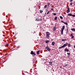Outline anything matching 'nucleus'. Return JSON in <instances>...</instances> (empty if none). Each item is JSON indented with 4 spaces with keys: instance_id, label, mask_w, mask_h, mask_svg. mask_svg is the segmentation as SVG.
Returning a JSON list of instances; mask_svg holds the SVG:
<instances>
[{
    "instance_id": "f257e3e1",
    "label": "nucleus",
    "mask_w": 75,
    "mask_h": 75,
    "mask_svg": "<svg viewBox=\"0 0 75 75\" xmlns=\"http://www.w3.org/2000/svg\"><path fill=\"white\" fill-rule=\"evenodd\" d=\"M45 49L47 50L48 51H50V50H51V49L49 48L48 46L46 47Z\"/></svg>"
},
{
    "instance_id": "f03ea898",
    "label": "nucleus",
    "mask_w": 75,
    "mask_h": 75,
    "mask_svg": "<svg viewBox=\"0 0 75 75\" xmlns=\"http://www.w3.org/2000/svg\"><path fill=\"white\" fill-rule=\"evenodd\" d=\"M35 21H42V19H40L37 18L36 19Z\"/></svg>"
},
{
    "instance_id": "7ed1b4c3",
    "label": "nucleus",
    "mask_w": 75,
    "mask_h": 75,
    "mask_svg": "<svg viewBox=\"0 0 75 75\" xmlns=\"http://www.w3.org/2000/svg\"><path fill=\"white\" fill-rule=\"evenodd\" d=\"M68 44V43L67 42L66 43V44H65L63 46V47H65L66 46H67V45Z\"/></svg>"
},
{
    "instance_id": "20e7f679",
    "label": "nucleus",
    "mask_w": 75,
    "mask_h": 75,
    "mask_svg": "<svg viewBox=\"0 0 75 75\" xmlns=\"http://www.w3.org/2000/svg\"><path fill=\"white\" fill-rule=\"evenodd\" d=\"M30 54L32 55H36L35 53L33 52V51H31Z\"/></svg>"
},
{
    "instance_id": "39448f33",
    "label": "nucleus",
    "mask_w": 75,
    "mask_h": 75,
    "mask_svg": "<svg viewBox=\"0 0 75 75\" xmlns=\"http://www.w3.org/2000/svg\"><path fill=\"white\" fill-rule=\"evenodd\" d=\"M67 13H69L70 12V9H69V8H68L67 10Z\"/></svg>"
},
{
    "instance_id": "423d86ee",
    "label": "nucleus",
    "mask_w": 75,
    "mask_h": 75,
    "mask_svg": "<svg viewBox=\"0 0 75 75\" xmlns=\"http://www.w3.org/2000/svg\"><path fill=\"white\" fill-rule=\"evenodd\" d=\"M69 50L67 48L65 49L64 50V51H66L67 52H69Z\"/></svg>"
},
{
    "instance_id": "0eeeda50",
    "label": "nucleus",
    "mask_w": 75,
    "mask_h": 75,
    "mask_svg": "<svg viewBox=\"0 0 75 75\" xmlns=\"http://www.w3.org/2000/svg\"><path fill=\"white\" fill-rule=\"evenodd\" d=\"M64 28H65V26L64 25L63 26L62 28V29L61 30L62 31H64Z\"/></svg>"
},
{
    "instance_id": "6e6552de",
    "label": "nucleus",
    "mask_w": 75,
    "mask_h": 75,
    "mask_svg": "<svg viewBox=\"0 0 75 75\" xmlns=\"http://www.w3.org/2000/svg\"><path fill=\"white\" fill-rule=\"evenodd\" d=\"M56 29L57 28H56V26H54L53 28V31H55Z\"/></svg>"
},
{
    "instance_id": "1a4fd4ad",
    "label": "nucleus",
    "mask_w": 75,
    "mask_h": 75,
    "mask_svg": "<svg viewBox=\"0 0 75 75\" xmlns=\"http://www.w3.org/2000/svg\"><path fill=\"white\" fill-rule=\"evenodd\" d=\"M70 36H71V38H74V35H72V34H71L70 35Z\"/></svg>"
},
{
    "instance_id": "9d476101",
    "label": "nucleus",
    "mask_w": 75,
    "mask_h": 75,
    "mask_svg": "<svg viewBox=\"0 0 75 75\" xmlns=\"http://www.w3.org/2000/svg\"><path fill=\"white\" fill-rule=\"evenodd\" d=\"M50 33H49V32H46V36L47 35H50Z\"/></svg>"
},
{
    "instance_id": "9b49d317",
    "label": "nucleus",
    "mask_w": 75,
    "mask_h": 75,
    "mask_svg": "<svg viewBox=\"0 0 75 75\" xmlns=\"http://www.w3.org/2000/svg\"><path fill=\"white\" fill-rule=\"evenodd\" d=\"M71 31H75V29L74 28L71 29Z\"/></svg>"
},
{
    "instance_id": "f8f14e48",
    "label": "nucleus",
    "mask_w": 75,
    "mask_h": 75,
    "mask_svg": "<svg viewBox=\"0 0 75 75\" xmlns=\"http://www.w3.org/2000/svg\"><path fill=\"white\" fill-rule=\"evenodd\" d=\"M55 44V42H52V45H54Z\"/></svg>"
},
{
    "instance_id": "ddd939ff",
    "label": "nucleus",
    "mask_w": 75,
    "mask_h": 75,
    "mask_svg": "<svg viewBox=\"0 0 75 75\" xmlns=\"http://www.w3.org/2000/svg\"><path fill=\"white\" fill-rule=\"evenodd\" d=\"M49 37H50V35H46V38H47L48 39L49 38Z\"/></svg>"
},
{
    "instance_id": "4468645a",
    "label": "nucleus",
    "mask_w": 75,
    "mask_h": 75,
    "mask_svg": "<svg viewBox=\"0 0 75 75\" xmlns=\"http://www.w3.org/2000/svg\"><path fill=\"white\" fill-rule=\"evenodd\" d=\"M40 53V50H39L38 51H37V53L38 54H39V53Z\"/></svg>"
},
{
    "instance_id": "2eb2a0df",
    "label": "nucleus",
    "mask_w": 75,
    "mask_h": 75,
    "mask_svg": "<svg viewBox=\"0 0 75 75\" xmlns=\"http://www.w3.org/2000/svg\"><path fill=\"white\" fill-rule=\"evenodd\" d=\"M68 16H72V15L71 14L69 13L68 14Z\"/></svg>"
},
{
    "instance_id": "dca6fc26",
    "label": "nucleus",
    "mask_w": 75,
    "mask_h": 75,
    "mask_svg": "<svg viewBox=\"0 0 75 75\" xmlns=\"http://www.w3.org/2000/svg\"><path fill=\"white\" fill-rule=\"evenodd\" d=\"M60 18L61 19H62H62H63V17L62 16H60Z\"/></svg>"
},
{
    "instance_id": "f3484780",
    "label": "nucleus",
    "mask_w": 75,
    "mask_h": 75,
    "mask_svg": "<svg viewBox=\"0 0 75 75\" xmlns=\"http://www.w3.org/2000/svg\"><path fill=\"white\" fill-rule=\"evenodd\" d=\"M47 7V5H45V6H44V8H46Z\"/></svg>"
},
{
    "instance_id": "a211bd4d",
    "label": "nucleus",
    "mask_w": 75,
    "mask_h": 75,
    "mask_svg": "<svg viewBox=\"0 0 75 75\" xmlns=\"http://www.w3.org/2000/svg\"><path fill=\"white\" fill-rule=\"evenodd\" d=\"M52 14L54 16H56V15H57V14H56V13H53Z\"/></svg>"
},
{
    "instance_id": "6ab92c4d",
    "label": "nucleus",
    "mask_w": 75,
    "mask_h": 75,
    "mask_svg": "<svg viewBox=\"0 0 75 75\" xmlns=\"http://www.w3.org/2000/svg\"><path fill=\"white\" fill-rule=\"evenodd\" d=\"M45 42L46 43H48V42H49V40H46Z\"/></svg>"
},
{
    "instance_id": "aec40b11",
    "label": "nucleus",
    "mask_w": 75,
    "mask_h": 75,
    "mask_svg": "<svg viewBox=\"0 0 75 75\" xmlns=\"http://www.w3.org/2000/svg\"><path fill=\"white\" fill-rule=\"evenodd\" d=\"M57 17H56L54 18V20H57Z\"/></svg>"
},
{
    "instance_id": "412c9836",
    "label": "nucleus",
    "mask_w": 75,
    "mask_h": 75,
    "mask_svg": "<svg viewBox=\"0 0 75 75\" xmlns=\"http://www.w3.org/2000/svg\"><path fill=\"white\" fill-rule=\"evenodd\" d=\"M63 30H61V33L62 35V34H63Z\"/></svg>"
},
{
    "instance_id": "4be33fe9",
    "label": "nucleus",
    "mask_w": 75,
    "mask_h": 75,
    "mask_svg": "<svg viewBox=\"0 0 75 75\" xmlns=\"http://www.w3.org/2000/svg\"><path fill=\"white\" fill-rule=\"evenodd\" d=\"M64 24H66V25H68V23L67 22H64Z\"/></svg>"
},
{
    "instance_id": "5701e85b",
    "label": "nucleus",
    "mask_w": 75,
    "mask_h": 75,
    "mask_svg": "<svg viewBox=\"0 0 75 75\" xmlns=\"http://www.w3.org/2000/svg\"><path fill=\"white\" fill-rule=\"evenodd\" d=\"M63 47V46H62V47H59V49H61V48H63L64 47Z\"/></svg>"
},
{
    "instance_id": "b1692460",
    "label": "nucleus",
    "mask_w": 75,
    "mask_h": 75,
    "mask_svg": "<svg viewBox=\"0 0 75 75\" xmlns=\"http://www.w3.org/2000/svg\"><path fill=\"white\" fill-rule=\"evenodd\" d=\"M70 44H68V47H70Z\"/></svg>"
},
{
    "instance_id": "393cba45",
    "label": "nucleus",
    "mask_w": 75,
    "mask_h": 75,
    "mask_svg": "<svg viewBox=\"0 0 75 75\" xmlns=\"http://www.w3.org/2000/svg\"><path fill=\"white\" fill-rule=\"evenodd\" d=\"M40 13H42V12H43V11L40 10Z\"/></svg>"
},
{
    "instance_id": "a878e982",
    "label": "nucleus",
    "mask_w": 75,
    "mask_h": 75,
    "mask_svg": "<svg viewBox=\"0 0 75 75\" xmlns=\"http://www.w3.org/2000/svg\"><path fill=\"white\" fill-rule=\"evenodd\" d=\"M72 4H73V3L72 2L70 3V6H71V5H72Z\"/></svg>"
},
{
    "instance_id": "bb28decb",
    "label": "nucleus",
    "mask_w": 75,
    "mask_h": 75,
    "mask_svg": "<svg viewBox=\"0 0 75 75\" xmlns=\"http://www.w3.org/2000/svg\"><path fill=\"white\" fill-rule=\"evenodd\" d=\"M67 54L68 55H70V53H67Z\"/></svg>"
},
{
    "instance_id": "cd10ccee",
    "label": "nucleus",
    "mask_w": 75,
    "mask_h": 75,
    "mask_svg": "<svg viewBox=\"0 0 75 75\" xmlns=\"http://www.w3.org/2000/svg\"><path fill=\"white\" fill-rule=\"evenodd\" d=\"M48 7H49V6H50V3H48Z\"/></svg>"
},
{
    "instance_id": "c85d7f7f",
    "label": "nucleus",
    "mask_w": 75,
    "mask_h": 75,
    "mask_svg": "<svg viewBox=\"0 0 75 75\" xmlns=\"http://www.w3.org/2000/svg\"><path fill=\"white\" fill-rule=\"evenodd\" d=\"M71 16H73V17H75V15H72Z\"/></svg>"
},
{
    "instance_id": "c756f323",
    "label": "nucleus",
    "mask_w": 75,
    "mask_h": 75,
    "mask_svg": "<svg viewBox=\"0 0 75 75\" xmlns=\"http://www.w3.org/2000/svg\"><path fill=\"white\" fill-rule=\"evenodd\" d=\"M49 63H50V64H52V62H49Z\"/></svg>"
},
{
    "instance_id": "7c9ffc66",
    "label": "nucleus",
    "mask_w": 75,
    "mask_h": 75,
    "mask_svg": "<svg viewBox=\"0 0 75 75\" xmlns=\"http://www.w3.org/2000/svg\"><path fill=\"white\" fill-rule=\"evenodd\" d=\"M62 41H65V40H64V39H62Z\"/></svg>"
},
{
    "instance_id": "2f4dec72",
    "label": "nucleus",
    "mask_w": 75,
    "mask_h": 75,
    "mask_svg": "<svg viewBox=\"0 0 75 75\" xmlns=\"http://www.w3.org/2000/svg\"><path fill=\"white\" fill-rule=\"evenodd\" d=\"M61 22H62V23H64V22L63 21H61Z\"/></svg>"
},
{
    "instance_id": "473e14b6",
    "label": "nucleus",
    "mask_w": 75,
    "mask_h": 75,
    "mask_svg": "<svg viewBox=\"0 0 75 75\" xmlns=\"http://www.w3.org/2000/svg\"><path fill=\"white\" fill-rule=\"evenodd\" d=\"M51 10H52V11H53V10H54V9H53V8H52L51 9Z\"/></svg>"
},
{
    "instance_id": "72a5a7b5",
    "label": "nucleus",
    "mask_w": 75,
    "mask_h": 75,
    "mask_svg": "<svg viewBox=\"0 0 75 75\" xmlns=\"http://www.w3.org/2000/svg\"><path fill=\"white\" fill-rule=\"evenodd\" d=\"M67 65H68V64H66L64 66L65 67H66V66H67Z\"/></svg>"
},
{
    "instance_id": "f704fd0d",
    "label": "nucleus",
    "mask_w": 75,
    "mask_h": 75,
    "mask_svg": "<svg viewBox=\"0 0 75 75\" xmlns=\"http://www.w3.org/2000/svg\"><path fill=\"white\" fill-rule=\"evenodd\" d=\"M50 11H48V12L47 13V14H48V13H50Z\"/></svg>"
},
{
    "instance_id": "c9c22d12",
    "label": "nucleus",
    "mask_w": 75,
    "mask_h": 75,
    "mask_svg": "<svg viewBox=\"0 0 75 75\" xmlns=\"http://www.w3.org/2000/svg\"><path fill=\"white\" fill-rule=\"evenodd\" d=\"M68 29H67V33H68Z\"/></svg>"
},
{
    "instance_id": "e433bc0d",
    "label": "nucleus",
    "mask_w": 75,
    "mask_h": 75,
    "mask_svg": "<svg viewBox=\"0 0 75 75\" xmlns=\"http://www.w3.org/2000/svg\"><path fill=\"white\" fill-rule=\"evenodd\" d=\"M73 1V0H71L70 1Z\"/></svg>"
},
{
    "instance_id": "4c0bfd02",
    "label": "nucleus",
    "mask_w": 75,
    "mask_h": 75,
    "mask_svg": "<svg viewBox=\"0 0 75 75\" xmlns=\"http://www.w3.org/2000/svg\"><path fill=\"white\" fill-rule=\"evenodd\" d=\"M64 40V41H67V39H65Z\"/></svg>"
},
{
    "instance_id": "58836bf2",
    "label": "nucleus",
    "mask_w": 75,
    "mask_h": 75,
    "mask_svg": "<svg viewBox=\"0 0 75 75\" xmlns=\"http://www.w3.org/2000/svg\"><path fill=\"white\" fill-rule=\"evenodd\" d=\"M6 45V46H8V44H7V45Z\"/></svg>"
}]
</instances>
